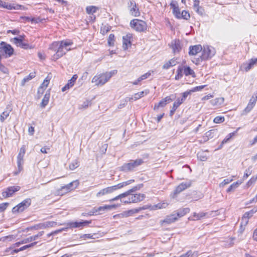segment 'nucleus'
Listing matches in <instances>:
<instances>
[{
    "instance_id": "f257e3e1",
    "label": "nucleus",
    "mask_w": 257,
    "mask_h": 257,
    "mask_svg": "<svg viewBox=\"0 0 257 257\" xmlns=\"http://www.w3.org/2000/svg\"><path fill=\"white\" fill-rule=\"evenodd\" d=\"M72 43L67 41L54 42L50 46L49 49L55 53L52 56V60L56 61L63 56L66 52L70 50L68 48Z\"/></svg>"
},
{
    "instance_id": "f03ea898",
    "label": "nucleus",
    "mask_w": 257,
    "mask_h": 257,
    "mask_svg": "<svg viewBox=\"0 0 257 257\" xmlns=\"http://www.w3.org/2000/svg\"><path fill=\"white\" fill-rule=\"evenodd\" d=\"M144 163V161L142 159H138L135 160H131L127 163L123 164L119 167L120 171L128 173L135 171V169Z\"/></svg>"
},
{
    "instance_id": "7ed1b4c3",
    "label": "nucleus",
    "mask_w": 257,
    "mask_h": 257,
    "mask_svg": "<svg viewBox=\"0 0 257 257\" xmlns=\"http://www.w3.org/2000/svg\"><path fill=\"white\" fill-rule=\"evenodd\" d=\"M116 70H113L109 72H106L96 75L93 78L92 82L94 83L96 85L102 86L107 82L112 76L116 74Z\"/></svg>"
},
{
    "instance_id": "20e7f679",
    "label": "nucleus",
    "mask_w": 257,
    "mask_h": 257,
    "mask_svg": "<svg viewBox=\"0 0 257 257\" xmlns=\"http://www.w3.org/2000/svg\"><path fill=\"white\" fill-rule=\"evenodd\" d=\"M131 27L138 32H142L146 29L147 24L144 21L134 19L131 21Z\"/></svg>"
},
{
    "instance_id": "39448f33",
    "label": "nucleus",
    "mask_w": 257,
    "mask_h": 257,
    "mask_svg": "<svg viewBox=\"0 0 257 257\" xmlns=\"http://www.w3.org/2000/svg\"><path fill=\"white\" fill-rule=\"evenodd\" d=\"M215 53L216 51L213 47L208 45L204 46L202 48L201 59L204 60L210 59Z\"/></svg>"
},
{
    "instance_id": "423d86ee",
    "label": "nucleus",
    "mask_w": 257,
    "mask_h": 257,
    "mask_svg": "<svg viewBox=\"0 0 257 257\" xmlns=\"http://www.w3.org/2000/svg\"><path fill=\"white\" fill-rule=\"evenodd\" d=\"M31 199H26L18 205L14 207L12 209V212L13 213L21 212L27 208L31 205Z\"/></svg>"
},
{
    "instance_id": "0eeeda50",
    "label": "nucleus",
    "mask_w": 257,
    "mask_h": 257,
    "mask_svg": "<svg viewBox=\"0 0 257 257\" xmlns=\"http://www.w3.org/2000/svg\"><path fill=\"white\" fill-rule=\"evenodd\" d=\"M24 35H20L19 37H15L13 39L14 43L18 47L25 49H32L33 47L30 46L28 43L25 42Z\"/></svg>"
},
{
    "instance_id": "6e6552de",
    "label": "nucleus",
    "mask_w": 257,
    "mask_h": 257,
    "mask_svg": "<svg viewBox=\"0 0 257 257\" xmlns=\"http://www.w3.org/2000/svg\"><path fill=\"white\" fill-rule=\"evenodd\" d=\"M0 8L8 10H25L24 6L17 4H10L2 0H0Z\"/></svg>"
},
{
    "instance_id": "1a4fd4ad",
    "label": "nucleus",
    "mask_w": 257,
    "mask_h": 257,
    "mask_svg": "<svg viewBox=\"0 0 257 257\" xmlns=\"http://www.w3.org/2000/svg\"><path fill=\"white\" fill-rule=\"evenodd\" d=\"M0 53H5L6 57H11L14 53V49L10 44L2 42L0 44Z\"/></svg>"
},
{
    "instance_id": "9d476101",
    "label": "nucleus",
    "mask_w": 257,
    "mask_h": 257,
    "mask_svg": "<svg viewBox=\"0 0 257 257\" xmlns=\"http://www.w3.org/2000/svg\"><path fill=\"white\" fill-rule=\"evenodd\" d=\"M191 184L192 183L191 181L181 183L175 188L173 193L171 194L172 197L173 198L176 197L180 192L190 187Z\"/></svg>"
},
{
    "instance_id": "9b49d317",
    "label": "nucleus",
    "mask_w": 257,
    "mask_h": 257,
    "mask_svg": "<svg viewBox=\"0 0 257 257\" xmlns=\"http://www.w3.org/2000/svg\"><path fill=\"white\" fill-rule=\"evenodd\" d=\"M130 13L132 16H139V9L137 7L134 1H130L127 3Z\"/></svg>"
},
{
    "instance_id": "f8f14e48",
    "label": "nucleus",
    "mask_w": 257,
    "mask_h": 257,
    "mask_svg": "<svg viewBox=\"0 0 257 257\" xmlns=\"http://www.w3.org/2000/svg\"><path fill=\"white\" fill-rule=\"evenodd\" d=\"M173 95L168 96L161 100L159 103L155 104L154 109L155 110L158 109L160 107H164L167 104L171 102L174 98H172Z\"/></svg>"
},
{
    "instance_id": "ddd939ff",
    "label": "nucleus",
    "mask_w": 257,
    "mask_h": 257,
    "mask_svg": "<svg viewBox=\"0 0 257 257\" xmlns=\"http://www.w3.org/2000/svg\"><path fill=\"white\" fill-rule=\"evenodd\" d=\"M116 185L110 187H108L100 190L96 195L97 197H100L102 196L105 195L107 194H110L117 190Z\"/></svg>"
},
{
    "instance_id": "4468645a",
    "label": "nucleus",
    "mask_w": 257,
    "mask_h": 257,
    "mask_svg": "<svg viewBox=\"0 0 257 257\" xmlns=\"http://www.w3.org/2000/svg\"><path fill=\"white\" fill-rule=\"evenodd\" d=\"M20 189V187L18 186L9 187L5 191L3 192V196L5 198L9 197L12 196L15 192L18 191Z\"/></svg>"
},
{
    "instance_id": "2eb2a0df",
    "label": "nucleus",
    "mask_w": 257,
    "mask_h": 257,
    "mask_svg": "<svg viewBox=\"0 0 257 257\" xmlns=\"http://www.w3.org/2000/svg\"><path fill=\"white\" fill-rule=\"evenodd\" d=\"M170 47L174 54L179 53L182 49L181 42L178 39H175L171 42Z\"/></svg>"
},
{
    "instance_id": "dca6fc26",
    "label": "nucleus",
    "mask_w": 257,
    "mask_h": 257,
    "mask_svg": "<svg viewBox=\"0 0 257 257\" xmlns=\"http://www.w3.org/2000/svg\"><path fill=\"white\" fill-rule=\"evenodd\" d=\"M56 224L57 223L55 221H46L36 225L34 228L36 229H44L54 227Z\"/></svg>"
},
{
    "instance_id": "f3484780",
    "label": "nucleus",
    "mask_w": 257,
    "mask_h": 257,
    "mask_svg": "<svg viewBox=\"0 0 257 257\" xmlns=\"http://www.w3.org/2000/svg\"><path fill=\"white\" fill-rule=\"evenodd\" d=\"M257 211V208L256 207L253 208L252 209L250 210L249 211L245 212L242 218V222L241 223V226H242L243 224V221L244 222V225H245L248 221V219L252 216V215Z\"/></svg>"
},
{
    "instance_id": "a211bd4d",
    "label": "nucleus",
    "mask_w": 257,
    "mask_h": 257,
    "mask_svg": "<svg viewBox=\"0 0 257 257\" xmlns=\"http://www.w3.org/2000/svg\"><path fill=\"white\" fill-rule=\"evenodd\" d=\"M21 18L24 22H31L32 24L43 23L45 21V19H40V17H21Z\"/></svg>"
},
{
    "instance_id": "6ab92c4d",
    "label": "nucleus",
    "mask_w": 257,
    "mask_h": 257,
    "mask_svg": "<svg viewBox=\"0 0 257 257\" xmlns=\"http://www.w3.org/2000/svg\"><path fill=\"white\" fill-rule=\"evenodd\" d=\"M78 78V76L77 74L74 75L71 79L69 80L67 83L62 88V91L64 92L67 90L71 88L75 84L76 80Z\"/></svg>"
},
{
    "instance_id": "aec40b11",
    "label": "nucleus",
    "mask_w": 257,
    "mask_h": 257,
    "mask_svg": "<svg viewBox=\"0 0 257 257\" xmlns=\"http://www.w3.org/2000/svg\"><path fill=\"white\" fill-rule=\"evenodd\" d=\"M131 196L129 197V198L131 200L132 203H137L140 202L143 200L145 198V195L144 194H131Z\"/></svg>"
},
{
    "instance_id": "412c9836",
    "label": "nucleus",
    "mask_w": 257,
    "mask_h": 257,
    "mask_svg": "<svg viewBox=\"0 0 257 257\" xmlns=\"http://www.w3.org/2000/svg\"><path fill=\"white\" fill-rule=\"evenodd\" d=\"M170 7L171 9L172 10L173 15L175 16H179L180 15V10L178 3L176 1H172L170 3Z\"/></svg>"
},
{
    "instance_id": "4be33fe9",
    "label": "nucleus",
    "mask_w": 257,
    "mask_h": 257,
    "mask_svg": "<svg viewBox=\"0 0 257 257\" xmlns=\"http://www.w3.org/2000/svg\"><path fill=\"white\" fill-rule=\"evenodd\" d=\"M202 50V47L200 45L190 46L189 48V54L190 55H195Z\"/></svg>"
},
{
    "instance_id": "5701e85b",
    "label": "nucleus",
    "mask_w": 257,
    "mask_h": 257,
    "mask_svg": "<svg viewBox=\"0 0 257 257\" xmlns=\"http://www.w3.org/2000/svg\"><path fill=\"white\" fill-rule=\"evenodd\" d=\"M115 208V205H105L103 206H99V207L96 208V212H98L99 214H102L106 210H111Z\"/></svg>"
},
{
    "instance_id": "b1692460",
    "label": "nucleus",
    "mask_w": 257,
    "mask_h": 257,
    "mask_svg": "<svg viewBox=\"0 0 257 257\" xmlns=\"http://www.w3.org/2000/svg\"><path fill=\"white\" fill-rule=\"evenodd\" d=\"M44 233V231H42L39 232L38 234L30 236L27 238L23 240V243H28L32 241L38 239L40 237L42 236Z\"/></svg>"
},
{
    "instance_id": "393cba45",
    "label": "nucleus",
    "mask_w": 257,
    "mask_h": 257,
    "mask_svg": "<svg viewBox=\"0 0 257 257\" xmlns=\"http://www.w3.org/2000/svg\"><path fill=\"white\" fill-rule=\"evenodd\" d=\"M71 190V188L70 186H69V184L62 186L60 189H58L56 191V194L58 195H63L64 194L69 192Z\"/></svg>"
},
{
    "instance_id": "a878e982",
    "label": "nucleus",
    "mask_w": 257,
    "mask_h": 257,
    "mask_svg": "<svg viewBox=\"0 0 257 257\" xmlns=\"http://www.w3.org/2000/svg\"><path fill=\"white\" fill-rule=\"evenodd\" d=\"M131 38V35H126L125 36H123V46L122 47L124 50H126L128 48V46L131 45V43L130 39Z\"/></svg>"
},
{
    "instance_id": "bb28decb",
    "label": "nucleus",
    "mask_w": 257,
    "mask_h": 257,
    "mask_svg": "<svg viewBox=\"0 0 257 257\" xmlns=\"http://www.w3.org/2000/svg\"><path fill=\"white\" fill-rule=\"evenodd\" d=\"M149 91L146 90L145 91H142L138 93H135L133 97H132L128 98L129 100L131 101V100L133 99H134V100H137L140 99V98L144 96L145 95H147Z\"/></svg>"
},
{
    "instance_id": "cd10ccee",
    "label": "nucleus",
    "mask_w": 257,
    "mask_h": 257,
    "mask_svg": "<svg viewBox=\"0 0 257 257\" xmlns=\"http://www.w3.org/2000/svg\"><path fill=\"white\" fill-rule=\"evenodd\" d=\"M50 97V93L49 92H47L43 98L42 102L40 104V107L42 108H45L46 106L48 104L49 99Z\"/></svg>"
},
{
    "instance_id": "c85d7f7f",
    "label": "nucleus",
    "mask_w": 257,
    "mask_h": 257,
    "mask_svg": "<svg viewBox=\"0 0 257 257\" xmlns=\"http://www.w3.org/2000/svg\"><path fill=\"white\" fill-rule=\"evenodd\" d=\"M183 69L185 75H191L193 77H195V73L194 71L189 66H183Z\"/></svg>"
},
{
    "instance_id": "c756f323",
    "label": "nucleus",
    "mask_w": 257,
    "mask_h": 257,
    "mask_svg": "<svg viewBox=\"0 0 257 257\" xmlns=\"http://www.w3.org/2000/svg\"><path fill=\"white\" fill-rule=\"evenodd\" d=\"M190 209L189 208H184L178 210L176 214V216L178 218L184 216L187 213H189Z\"/></svg>"
},
{
    "instance_id": "7c9ffc66",
    "label": "nucleus",
    "mask_w": 257,
    "mask_h": 257,
    "mask_svg": "<svg viewBox=\"0 0 257 257\" xmlns=\"http://www.w3.org/2000/svg\"><path fill=\"white\" fill-rule=\"evenodd\" d=\"M35 76V72L30 73L28 76L24 78L22 80L21 83V86H24L27 82H29L30 80L34 78Z\"/></svg>"
},
{
    "instance_id": "2f4dec72",
    "label": "nucleus",
    "mask_w": 257,
    "mask_h": 257,
    "mask_svg": "<svg viewBox=\"0 0 257 257\" xmlns=\"http://www.w3.org/2000/svg\"><path fill=\"white\" fill-rule=\"evenodd\" d=\"M182 100H180L178 99H177V101H175L173 105V106L172 107V109L170 110V115L172 116L176 110L177 109V108L182 103L181 102Z\"/></svg>"
},
{
    "instance_id": "473e14b6",
    "label": "nucleus",
    "mask_w": 257,
    "mask_h": 257,
    "mask_svg": "<svg viewBox=\"0 0 257 257\" xmlns=\"http://www.w3.org/2000/svg\"><path fill=\"white\" fill-rule=\"evenodd\" d=\"M177 220V217L176 216V214H172L170 216H168L164 220L163 222L167 224H170L176 221Z\"/></svg>"
},
{
    "instance_id": "72a5a7b5",
    "label": "nucleus",
    "mask_w": 257,
    "mask_h": 257,
    "mask_svg": "<svg viewBox=\"0 0 257 257\" xmlns=\"http://www.w3.org/2000/svg\"><path fill=\"white\" fill-rule=\"evenodd\" d=\"M239 129L240 127H238L235 132L229 133L222 141L220 147H221L223 144L226 143L233 136H234Z\"/></svg>"
},
{
    "instance_id": "f704fd0d",
    "label": "nucleus",
    "mask_w": 257,
    "mask_h": 257,
    "mask_svg": "<svg viewBox=\"0 0 257 257\" xmlns=\"http://www.w3.org/2000/svg\"><path fill=\"white\" fill-rule=\"evenodd\" d=\"M50 80L48 79V77H47L43 81L42 84L38 88V92L40 93L41 91L42 90L41 93H43L44 89H46L49 83Z\"/></svg>"
},
{
    "instance_id": "c9c22d12",
    "label": "nucleus",
    "mask_w": 257,
    "mask_h": 257,
    "mask_svg": "<svg viewBox=\"0 0 257 257\" xmlns=\"http://www.w3.org/2000/svg\"><path fill=\"white\" fill-rule=\"evenodd\" d=\"M176 73L177 74L175 76V79L176 80H178L183 77L184 74L183 66H179L178 67Z\"/></svg>"
},
{
    "instance_id": "e433bc0d",
    "label": "nucleus",
    "mask_w": 257,
    "mask_h": 257,
    "mask_svg": "<svg viewBox=\"0 0 257 257\" xmlns=\"http://www.w3.org/2000/svg\"><path fill=\"white\" fill-rule=\"evenodd\" d=\"M256 64H257V58L251 59L249 62L247 64V66L245 68V71H248Z\"/></svg>"
},
{
    "instance_id": "4c0bfd02",
    "label": "nucleus",
    "mask_w": 257,
    "mask_h": 257,
    "mask_svg": "<svg viewBox=\"0 0 257 257\" xmlns=\"http://www.w3.org/2000/svg\"><path fill=\"white\" fill-rule=\"evenodd\" d=\"M206 215V213H204L203 212H199V213H196L194 212L193 213V218H192L191 220H198L202 218V217L205 216Z\"/></svg>"
},
{
    "instance_id": "58836bf2",
    "label": "nucleus",
    "mask_w": 257,
    "mask_h": 257,
    "mask_svg": "<svg viewBox=\"0 0 257 257\" xmlns=\"http://www.w3.org/2000/svg\"><path fill=\"white\" fill-rule=\"evenodd\" d=\"M143 185L142 184H138L136 186L133 187L131 189L126 191L125 193H127V196L131 195V193L133 192H135V191L140 190L142 187Z\"/></svg>"
},
{
    "instance_id": "ea45409f",
    "label": "nucleus",
    "mask_w": 257,
    "mask_h": 257,
    "mask_svg": "<svg viewBox=\"0 0 257 257\" xmlns=\"http://www.w3.org/2000/svg\"><path fill=\"white\" fill-rule=\"evenodd\" d=\"M217 131L215 130H211L207 132L205 134V137H204V140L205 141L208 140L209 139H211L214 136V134L216 133Z\"/></svg>"
},
{
    "instance_id": "a19ab883",
    "label": "nucleus",
    "mask_w": 257,
    "mask_h": 257,
    "mask_svg": "<svg viewBox=\"0 0 257 257\" xmlns=\"http://www.w3.org/2000/svg\"><path fill=\"white\" fill-rule=\"evenodd\" d=\"M24 163L23 159L17 158V165L18 168V171L15 173V175H17L23 169L22 165Z\"/></svg>"
},
{
    "instance_id": "79ce46f5",
    "label": "nucleus",
    "mask_w": 257,
    "mask_h": 257,
    "mask_svg": "<svg viewBox=\"0 0 257 257\" xmlns=\"http://www.w3.org/2000/svg\"><path fill=\"white\" fill-rule=\"evenodd\" d=\"M86 10L88 15H92L96 12L97 8L94 6H89L86 8Z\"/></svg>"
},
{
    "instance_id": "37998d69",
    "label": "nucleus",
    "mask_w": 257,
    "mask_h": 257,
    "mask_svg": "<svg viewBox=\"0 0 257 257\" xmlns=\"http://www.w3.org/2000/svg\"><path fill=\"white\" fill-rule=\"evenodd\" d=\"M11 110H7L4 111L1 115L0 120L4 122L5 120L9 116Z\"/></svg>"
},
{
    "instance_id": "c03bdc74",
    "label": "nucleus",
    "mask_w": 257,
    "mask_h": 257,
    "mask_svg": "<svg viewBox=\"0 0 257 257\" xmlns=\"http://www.w3.org/2000/svg\"><path fill=\"white\" fill-rule=\"evenodd\" d=\"M135 181L134 180H128L127 181H125V182H123L122 183H119L118 184L116 185L117 186V187L118 189H120L121 188H122L124 186H125L127 185H129L130 184H131L132 183L134 182Z\"/></svg>"
},
{
    "instance_id": "a18cd8bd",
    "label": "nucleus",
    "mask_w": 257,
    "mask_h": 257,
    "mask_svg": "<svg viewBox=\"0 0 257 257\" xmlns=\"http://www.w3.org/2000/svg\"><path fill=\"white\" fill-rule=\"evenodd\" d=\"M197 158L201 161H205L207 159L206 155L203 152H198L197 153Z\"/></svg>"
},
{
    "instance_id": "49530a36",
    "label": "nucleus",
    "mask_w": 257,
    "mask_h": 257,
    "mask_svg": "<svg viewBox=\"0 0 257 257\" xmlns=\"http://www.w3.org/2000/svg\"><path fill=\"white\" fill-rule=\"evenodd\" d=\"M115 37L114 34H110L108 39V44L109 46H113L114 45Z\"/></svg>"
},
{
    "instance_id": "de8ad7c7",
    "label": "nucleus",
    "mask_w": 257,
    "mask_h": 257,
    "mask_svg": "<svg viewBox=\"0 0 257 257\" xmlns=\"http://www.w3.org/2000/svg\"><path fill=\"white\" fill-rule=\"evenodd\" d=\"M257 100V93L255 94L254 95L252 96V97L250 99L248 104H250L251 106L254 107L255 105L256 102Z\"/></svg>"
},
{
    "instance_id": "09e8293b",
    "label": "nucleus",
    "mask_w": 257,
    "mask_h": 257,
    "mask_svg": "<svg viewBox=\"0 0 257 257\" xmlns=\"http://www.w3.org/2000/svg\"><path fill=\"white\" fill-rule=\"evenodd\" d=\"M192 92V91H191V90L190 91H186L184 92H183L182 93V98H178L177 99L181 100H182V102L183 103L185 100V99H186L187 97L191 94V93Z\"/></svg>"
},
{
    "instance_id": "8fccbe9b",
    "label": "nucleus",
    "mask_w": 257,
    "mask_h": 257,
    "mask_svg": "<svg viewBox=\"0 0 257 257\" xmlns=\"http://www.w3.org/2000/svg\"><path fill=\"white\" fill-rule=\"evenodd\" d=\"M152 73H153V71H152V72L151 71H149L147 73L143 74V75L138 78V81H141L143 80L148 78L151 75Z\"/></svg>"
},
{
    "instance_id": "3c124183",
    "label": "nucleus",
    "mask_w": 257,
    "mask_h": 257,
    "mask_svg": "<svg viewBox=\"0 0 257 257\" xmlns=\"http://www.w3.org/2000/svg\"><path fill=\"white\" fill-rule=\"evenodd\" d=\"M127 197V193L125 192L119 194V195L115 197L114 198L110 200V201H116L119 199H120V200L124 197Z\"/></svg>"
},
{
    "instance_id": "603ef678",
    "label": "nucleus",
    "mask_w": 257,
    "mask_h": 257,
    "mask_svg": "<svg viewBox=\"0 0 257 257\" xmlns=\"http://www.w3.org/2000/svg\"><path fill=\"white\" fill-rule=\"evenodd\" d=\"M25 154V147L23 146L20 149V152L17 156V158L23 159Z\"/></svg>"
},
{
    "instance_id": "864d4df0",
    "label": "nucleus",
    "mask_w": 257,
    "mask_h": 257,
    "mask_svg": "<svg viewBox=\"0 0 257 257\" xmlns=\"http://www.w3.org/2000/svg\"><path fill=\"white\" fill-rule=\"evenodd\" d=\"M224 120L225 119L224 116H217L214 118L213 122L215 123H219L221 122H223L224 121Z\"/></svg>"
},
{
    "instance_id": "5fc2aeb1",
    "label": "nucleus",
    "mask_w": 257,
    "mask_h": 257,
    "mask_svg": "<svg viewBox=\"0 0 257 257\" xmlns=\"http://www.w3.org/2000/svg\"><path fill=\"white\" fill-rule=\"evenodd\" d=\"M80 226V222H73L68 224V228H76Z\"/></svg>"
},
{
    "instance_id": "6e6d98bb",
    "label": "nucleus",
    "mask_w": 257,
    "mask_h": 257,
    "mask_svg": "<svg viewBox=\"0 0 257 257\" xmlns=\"http://www.w3.org/2000/svg\"><path fill=\"white\" fill-rule=\"evenodd\" d=\"M66 229V228H62L61 229H57V230H55L54 231H53V232H52L51 233H49L47 234V236L48 237H50L51 236H54V235H56V234H57V233H58L59 232H62L63 230H65Z\"/></svg>"
},
{
    "instance_id": "4d7b16f0",
    "label": "nucleus",
    "mask_w": 257,
    "mask_h": 257,
    "mask_svg": "<svg viewBox=\"0 0 257 257\" xmlns=\"http://www.w3.org/2000/svg\"><path fill=\"white\" fill-rule=\"evenodd\" d=\"M92 100L86 99L83 101V104H81V108H86L89 106H90L92 104Z\"/></svg>"
},
{
    "instance_id": "13d9d810",
    "label": "nucleus",
    "mask_w": 257,
    "mask_h": 257,
    "mask_svg": "<svg viewBox=\"0 0 257 257\" xmlns=\"http://www.w3.org/2000/svg\"><path fill=\"white\" fill-rule=\"evenodd\" d=\"M239 186V183L238 182H235L232 184L227 189V192H229L234 190L235 188H237Z\"/></svg>"
},
{
    "instance_id": "bf43d9fd",
    "label": "nucleus",
    "mask_w": 257,
    "mask_h": 257,
    "mask_svg": "<svg viewBox=\"0 0 257 257\" xmlns=\"http://www.w3.org/2000/svg\"><path fill=\"white\" fill-rule=\"evenodd\" d=\"M37 242H34L30 244L24 245L23 246L20 248V250H21V251L24 250L28 248L34 246L35 245L37 244Z\"/></svg>"
},
{
    "instance_id": "052dcab7",
    "label": "nucleus",
    "mask_w": 257,
    "mask_h": 257,
    "mask_svg": "<svg viewBox=\"0 0 257 257\" xmlns=\"http://www.w3.org/2000/svg\"><path fill=\"white\" fill-rule=\"evenodd\" d=\"M79 182L78 180L74 181L69 183V186L71 188V190L76 188L79 185Z\"/></svg>"
},
{
    "instance_id": "680f3d73",
    "label": "nucleus",
    "mask_w": 257,
    "mask_h": 257,
    "mask_svg": "<svg viewBox=\"0 0 257 257\" xmlns=\"http://www.w3.org/2000/svg\"><path fill=\"white\" fill-rule=\"evenodd\" d=\"M9 203H3L0 204V212H4L8 207Z\"/></svg>"
},
{
    "instance_id": "e2e57ef3",
    "label": "nucleus",
    "mask_w": 257,
    "mask_h": 257,
    "mask_svg": "<svg viewBox=\"0 0 257 257\" xmlns=\"http://www.w3.org/2000/svg\"><path fill=\"white\" fill-rule=\"evenodd\" d=\"M257 180V174L255 176L252 177L247 182V185L250 186L251 184L254 183Z\"/></svg>"
},
{
    "instance_id": "0e129e2a",
    "label": "nucleus",
    "mask_w": 257,
    "mask_h": 257,
    "mask_svg": "<svg viewBox=\"0 0 257 257\" xmlns=\"http://www.w3.org/2000/svg\"><path fill=\"white\" fill-rule=\"evenodd\" d=\"M194 11L197 13L198 15L202 16L204 13V10L202 7H199L194 10Z\"/></svg>"
},
{
    "instance_id": "69168bd1",
    "label": "nucleus",
    "mask_w": 257,
    "mask_h": 257,
    "mask_svg": "<svg viewBox=\"0 0 257 257\" xmlns=\"http://www.w3.org/2000/svg\"><path fill=\"white\" fill-rule=\"evenodd\" d=\"M134 214V209L129 210L124 212L122 214L125 217H128Z\"/></svg>"
},
{
    "instance_id": "338daca9",
    "label": "nucleus",
    "mask_w": 257,
    "mask_h": 257,
    "mask_svg": "<svg viewBox=\"0 0 257 257\" xmlns=\"http://www.w3.org/2000/svg\"><path fill=\"white\" fill-rule=\"evenodd\" d=\"M251 172L250 168L246 169L243 175V179H246L251 174Z\"/></svg>"
},
{
    "instance_id": "774afa93",
    "label": "nucleus",
    "mask_w": 257,
    "mask_h": 257,
    "mask_svg": "<svg viewBox=\"0 0 257 257\" xmlns=\"http://www.w3.org/2000/svg\"><path fill=\"white\" fill-rule=\"evenodd\" d=\"M107 147H108V144H104L103 145H102V146L100 148V153L102 154H104L105 153L107 148Z\"/></svg>"
}]
</instances>
